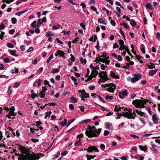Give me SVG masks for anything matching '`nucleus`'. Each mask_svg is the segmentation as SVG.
<instances>
[{"instance_id":"864d4df0","label":"nucleus","mask_w":160,"mask_h":160,"mask_svg":"<svg viewBox=\"0 0 160 160\" xmlns=\"http://www.w3.org/2000/svg\"><path fill=\"white\" fill-rule=\"evenodd\" d=\"M43 22H42V19H40L38 21V24L41 25Z\"/></svg>"},{"instance_id":"4d7b16f0","label":"nucleus","mask_w":160,"mask_h":160,"mask_svg":"<svg viewBox=\"0 0 160 160\" xmlns=\"http://www.w3.org/2000/svg\"><path fill=\"white\" fill-rule=\"evenodd\" d=\"M110 23L114 26H115L116 25L115 22L113 20H111L110 21Z\"/></svg>"},{"instance_id":"09e8293b","label":"nucleus","mask_w":160,"mask_h":160,"mask_svg":"<svg viewBox=\"0 0 160 160\" xmlns=\"http://www.w3.org/2000/svg\"><path fill=\"white\" fill-rule=\"evenodd\" d=\"M10 111L9 112V113H10L11 112H13L15 110V108L14 106L12 107L11 108L9 109Z\"/></svg>"},{"instance_id":"393cba45","label":"nucleus","mask_w":160,"mask_h":160,"mask_svg":"<svg viewBox=\"0 0 160 160\" xmlns=\"http://www.w3.org/2000/svg\"><path fill=\"white\" fill-rule=\"evenodd\" d=\"M39 93L41 95V96H40V97L41 98H44L45 97V91L43 90H42V91L40 92Z\"/></svg>"},{"instance_id":"473e14b6","label":"nucleus","mask_w":160,"mask_h":160,"mask_svg":"<svg viewBox=\"0 0 160 160\" xmlns=\"http://www.w3.org/2000/svg\"><path fill=\"white\" fill-rule=\"evenodd\" d=\"M59 70L58 68H55L52 70V71L51 72V73H55L58 72Z\"/></svg>"},{"instance_id":"a878e982","label":"nucleus","mask_w":160,"mask_h":160,"mask_svg":"<svg viewBox=\"0 0 160 160\" xmlns=\"http://www.w3.org/2000/svg\"><path fill=\"white\" fill-rule=\"evenodd\" d=\"M27 11V10H25L23 11H20L16 13V15L18 16H20L21 14H22L25 12H26Z\"/></svg>"},{"instance_id":"c9c22d12","label":"nucleus","mask_w":160,"mask_h":160,"mask_svg":"<svg viewBox=\"0 0 160 160\" xmlns=\"http://www.w3.org/2000/svg\"><path fill=\"white\" fill-rule=\"evenodd\" d=\"M52 114V112L51 111H49L48 112H47L46 113V115H45V117H44V118L45 119H46L47 118V117L48 116H49L50 114Z\"/></svg>"},{"instance_id":"b1692460","label":"nucleus","mask_w":160,"mask_h":160,"mask_svg":"<svg viewBox=\"0 0 160 160\" xmlns=\"http://www.w3.org/2000/svg\"><path fill=\"white\" fill-rule=\"evenodd\" d=\"M124 47H126L125 50L128 53V55L131 56V57H132V54L130 52L129 50L128 49V47L127 46H123Z\"/></svg>"},{"instance_id":"bb28decb","label":"nucleus","mask_w":160,"mask_h":160,"mask_svg":"<svg viewBox=\"0 0 160 160\" xmlns=\"http://www.w3.org/2000/svg\"><path fill=\"white\" fill-rule=\"evenodd\" d=\"M91 120L90 119H87L86 120H84L80 122V124H84L88 122H90Z\"/></svg>"},{"instance_id":"69168bd1","label":"nucleus","mask_w":160,"mask_h":160,"mask_svg":"<svg viewBox=\"0 0 160 160\" xmlns=\"http://www.w3.org/2000/svg\"><path fill=\"white\" fill-rule=\"evenodd\" d=\"M69 108L72 110H73L74 109L73 105L72 104H70L69 105Z\"/></svg>"},{"instance_id":"5fc2aeb1","label":"nucleus","mask_w":160,"mask_h":160,"mask_svg":"<svg viewBox=\"0 0 160 160\" xmlns=\"http://www.w3.org/2000/svg\"><path fill=\"white\" fill-rule=\"evenodd\" d=\"M88 79L85 80L86 82H87L88 81H90L92 78V77H91V75L88 76Z\"/></svg>"},{"instance_id":"1a4fd4ad","label":"nucleus","mask_w":160,"mask_h":160,"mask_svg":"<svg viewBox=\"0 0 160 160\" xmlns=\"http://www.w3.org/2000/svg\"><path fill=\"white\" fill-rule=\"evenodd\" d=\"M152 119L153 122L156 124H158L159 119L156 117L155 114H154L152 116Z\"/></svg>"},{"instance_id":"052dcab7","label":"nucleus","mask_w":160,"mask_h":160,"mask_svg":"<svg viewBox=\"0 0 160 160\" xmlns=\"http://www.w3.org/2000/svg\"><path fill=\"white\" fill-rule=\"evenodd\" d=\"M31 140L33 142H38L39 141V140L38 139H36L34 138H31Z\"/></svg>"},{"instance_id":"a19ab883","label":"nucleus","mask_w":160,"mask_h":160,"mask_svg":"<svg viewBox=\"0 0 160 160\" xmlns=\"http://www.w3.org/2000/svg\"><path fill=\"white\" fill-rule=\"evenodd\" d=\"M120 25H123L125 27V28L126 29H128L129 28V27L125 23L123 22L122 24L121 23H120Z\"/></svg>"},{"instance_id":"774afa93","label":"nucleus","mask_w":160,"mask_h":160,"mask_svg":"<svg viewBox=\"0 0 160 160\" xmlns=\"http://www.w3.org/2000/svg\"><path fill=\"white\" fill-rule=\"evenodd\" d=\"M56 40L57 41V42H58V43L61 44H63V42L61 41L58 38H57L56 39Z\"/></svg>"},{"instance_id":"dca6fc26","label":"nucleus","mask_w":160,"mask_h":160,"mask_svg":"<svg viewBox=\"0 0 160 160\" xmlns=\"http://www.w3.org/2000/svg\"><path fill=\"white\" fill-rule=\"evenodd\" d=\"M119 44L120 45V48L119 50H122L121 48L123 47H124L123 46H125L124 45V42L123 40L122 39H120L119 40Z\"/></svg>"},{"instance_id":"79ce46f5","label":"nucleus","mask_w":160,"mask_h":160,"mask_svg":"<svg viewBox=\"0 0 160 160\" xmlns=\"http://www.w3.org/2000/svg\"><path fill=\"white\" fill-rule=\"evenodd\" d=\"M105 81V80L100 78L99 79L98 83L100 84L102 82H104Z\"/></svg>"},{"instance_id":"13d9d810","label":"nucleus","mask_w":160,"mask_h":160,"mask_svg":"<svg viewBox=\"0 0 160 160\" xmlns=\"http://www.w3.org/2000/svg\"><path fill=\"white\" fill-rule=\"evenodd\" d=\"M4 62L5 63L9 62V59L7 58H5L3 60Z\"/></svg>"},{"instance_id":"603ef678","label":"nucleus","mask_w":160,"mask_h":160,"mask_svg":"<svg viewBox=\"0 0 160 160\" xmlns=\"http://www.w3.org/2000/svg\"><path fill=\"white\" fill-rule=\"evenodd\" d=\"M68 153L67 151H65L61 153V157H63V156L66 155Z\"/></svg>"},{"instance_id":"de8ad7c7","label":"nucleus","mask_w":160,"mask_h":160,"mask_svg":"<svg viewBox=\"0 0 160 160\" xmlns=\"http://www.w3.org/2000/svg\"><path fill=\"white\" fill-rule=\"evenodd\" d=\"M80 60L82 61V63H83L84 64H86L87 62V60L84 59L83 60L82 58H80Z\"/></svg>"},{"instance_id":"7c9ffc66","label":"nucleus","mask_w":160,"mask_h":160,"mask_svg":"<svg viewBox=\"0 0 160 160\" xmlns=\"http://www.w3.org/2000/svg\"><path fill=\"white\" fill-rule=\"evenodd\" d=\"M75 119L74 118H73L68 121V123L67 125V127H68L72 123V122Z\"/></svg>"},{"instance_id":"9d476101","label":"nucleus","mask_w":160,"mask_h":160,"mask_svg":"<svg viewBox=\"0 0 160 160\" xmlns=\"http://www.w3.org/2000/svg\"><path fill=\"white\" fill-rule=\"evenodd\" d=\"M158 71V69H156L154 70H151L149 71L148 74L150 76H152Z\"/></svg>"},{"instance_id":"6e6d98bb","label":"nucleus","mask_w":160,"mask_h":160,"mask_svg":"<svg viewBox=\"0 0 160 160\" xmlns=\"http://www.w3.org/2000/svg\"><path fill=\"white\" fill-rule=\"evenodd\" d=\"M70 56H71V61L73 62H74L75 61V57L72 54H71Z\"/></svg>"},{"instance_id":"c03bdc74","label":"nucleus","mask_w":160,"mask_h":160,"mask_svg":"<svg viewBox=\"0 0 160 160\" xmlns=\"http://www.w3.org/2000/svg\"><path fill=\"white\" fill-rule=\"evenodd\" d=\"M81 139H79L78 140V141L77 142H76L74 144V145L75 146H78V145L79 144H81Z\"/></svg>"},{"instance_id":"f257e3e1","label":"nucleus","mask_w":160,"mask_h":160,"mask_svg":"<svg viewBox=\"0 0 160 160\" xmlns=\"http://www.w3.org/2000/svg\"><path fill=\"white\" fill-rule=\"evenodd\" d=\"M20 147L19 149L21 151L22 154L21 155V157L23 160H35L36 159H38L40 158L39 155L41 157L44 156V155L41 153L38 154L37 155L35 153L31 154L29 152L30 150L28 149L25 147L21 145H19Z\"/></svg>"},{"instance_id":"bf43d9fd","label":"nucleus","mask_w":160,"mask_h":160,"mask_svg":"<svg viewBox=\"0 0 160 160\" xmlns=\"http://www.w3.org/2000/svg\"><path fill=\"white\" fill-rule=\"evenodd\" d=\"M110 76L112 78H114L115 76V74L114 72H110Z\"/></svg>"},{"instance_id":"f3484780","label":"nucleus","mask_w":160,"mask_h":160,"mask_svg":"<svg viewBox=\"0 0 160 160\" xmlns=\"http://www.w3.org/2000/svg\"><path fill=\"white\" fill-rule=\"evenodd\" d=\"M139 148L140 150L145 152L147 151L148 149L147 148L146 146L143 147L141 145L139 146Z\"/></svg>"},{"instance_id":"6e6552de","label":"nucleus","mask_w":160,"mask_h":160,"mask_svg":"<svg viewBox=\"0 0 160 160\" xmlns=\"http://www.w3.org/2000/svg\"><path fill=\"white\" fill-rule=\"evenodd\" d=\"M99 77H100L101 78L105 80L106 81H107L108 80V76L107 74V73H105L104 75H102L101 74H99Z\"/></svg>"},{"instance_id":"f704fd0d","label":"nucleus","mask_w":160,"mask_h":160,"mask_svg":"<svg viewBox=\"0 0 160 160\" xmlns=\"http://www.w3.org/2000/svg\"><path fill=\"white\" fill-rule=\"evenodd\" d=\"M17 20L15 18H11V21L12 24H15L17 22Z\"/></svg>"},{"instance_id":"5701e85b","label":"nucleus","mask_w":160,"mask_h":160,"mask_svg":"<svg viewBox=\"0 0 160 160\" xmlns=\"http://www.w3.org/2000/svg\"><path fill=\"white\" fill-rule=\"evenodd\" d=\"M122 108H120L119 105H116L114 108V111L115 112L121 111Z\"/></svg>"},{"instance_id":"f8f14e48","label":"nucleus","mask_w":160,"mask_h":160,"mask_svg":"<svg viewBox=\"0 0 160 160\" xmlns=\"http://www.w3.org/2000/svg\"><path fill=\"white\" fill-rule=\"evenodd\" d=\"M107 20H105V19L104 18H102L99 19L98 20V22L100 23H102L104 25H106L107 24Z\"/></svg>"},{"instance_id":"ea45409f","label":"nucleus","mask_w":160,"mask_h":160,"mask_svg":"<svg viewBox=\"0 0 160 160\" xmlns=\"http://www.w3.org/2000/svg\"><path fill=\"white\" fill-rule=\"evenodd\" d=\"M20 83L18 82H16L15 83L14 86H13V88H18L19 85Z\"/></svg>"},{"instance_id":"2eb2a0df","label":"nucleus","mask_w":160,"mask_h":160,"mask_svg":"<svg viewBox=\"0 0 160 160\" xmlns=\"http://www.w3.org/2000/svg\"><path fill=\"white\" fill-rule=\"evenodd\" d=\"M146 7L147 8H149L154 10V8L152 4L149 2H147L146 5Z\"/></svg>"},{"instance_id":"3c124183","label":"nucleus","mask_w":160,"mask_h":160,"mask_svg":"<svg viewBox=\"0 0 160 160\" xmlns=\"http://www.w3.org/2000/svg\"><path fill=\"white\" fill-rule=\"evenodd\" d=\"M100 147L102 150H104L105 148V145L102 144L100 145Z\"/></svg>"},{"instance_id":"39448f33","label":"nucleus","mask_w":160,"mask_h":160,"mask_svg":"<svg viewBox=\"0 0 160 160\" xmlns=\"http://www.w3.org/2000/svg\"><path fill=\"white\" fill-rule=\"evenodd\" d=\"M133 75L135 77L132 78L131 79V81L133 83L138 81L139 79L141 78L142 75L139 73L135 74Z\"/></svg>"},{"instance_id":"6ab92c4d","label":"nucleus","mask_w":160,"mask_h":160,"mask_svg":"<svg viewBox=\"0 0 160 160\" xmlns=\"http://www.w3.org/2000/svg\"><path fill=\"white\" fill-rule=\"evenodd\" d=\"M130 24L132 27H134L137 25V23L133 19H131L130 22Z\"/></svg>"},{"instance_id":"ddd939ff","label":"nucleus","mask_w":160,"mask_h":160,"mask_svg":"<svg viewBox=\"0 0 160 160\" xmlns=\"http://www.w3.org/2000/svg\"><path fill=\"white\" fill-rule=\"evenodd\" d=\"M135 112L138 115L141 117H145V114L144 112H142L141 111H139L138 110H136Z\"/></svg>"},{"instance_id":"c85d7f7f","label":"nucleus","mask_w":160,"mask_h":160,"mask_svg":"<svg viewBox=\"0 0 160 160\" xmlns=\"http://www.w3.org/2000/svg\"><path fill=\"white\" fill-rule=\"evenodd\" d=\"M37 21L35 20L31 24V26L33 28H36V25Z\"/></svg>"},{"instance_id":"338daca9","label":"nucleus","mask_w":160,"mask_h":160,"mask_svg":"<svg viewBox=\"0 0 160 160\" xmlns=\"http://www.w3.org/2000/svg\"><path fill=\"white\" fill-rule=\"evenodd\" d=\"M79 108L80 109V110L82 112H83L84 111V110L85 109V108L83 106H79Z\"/></svg>"},{"instance_id":"423d86ee","label":"nucleus","mask_w":160,"mask_h":160,"mask_svg":"<svg viewBox=\"0 0 160 160\" xmlns=\"http://www.w3.org/2000/svg\"><path fill=\"white\" fill-rule=\"evenodd\" d=\"M55 55L56 57H57L59 56L60 57H62L65 58V53L64 52L61 51V50H58L55 54Z\"/></svg>"},{"instance_id":"8fccbe9b","label":"nucleus","mask_w":160,"mask_h":160,"mask_svg":"<svg viewBox=\"0 0 160 160\" xmlns=\"http://www.w3.org/2000/svg\"><path fill=\"white\" fill-rule=\"evenodd\" d=\"M5 27V26L3 23H1L0 25V30H2L4 29Z\"/></svg>"},{"instance_id":"0eeeda50","label":"nucleus","mask_w":160,"mask_h":160,"mask_svg":"<svg viewBox=\"0 0 160 160\" xmlns=\"http://www.w3.org/2000/svg\"><path fill=\"white\" fill-rule=\"evenodd\" d=\"M119 96L120 98H122L123 97H124L127 96L128 93L126 90L122 91V92H118Z\"/></svg>"},{"instance_id":"a211bd4d","label":"nucleus","mask_w":160,"mask_h":160,"mask_svg":"<svg viewBox=\"0 0 160 160\" xmlns=\"http://www.w3.org/2000/svg\"><path fill=\"white\" fill-rule=\"evenodd\" d=\"M96 156V155H91L88 154L86 155V158H87V160H90L94 158Z\"/></svg>"},{"instance_id":"e433bc0d","label":"nucleus","mask_w":160,"mask_h":160,"mask_svg":"<svg viewBox=\"0 0 160 160\" xmlns=\"http://www.w3.org/2000/svg\"><path fill=\"white\" fill-rule=\"evenodd\" d=\"M112 125L111 124L107 122L105 124V128L106 129H109L110 126Z\"/></svg>"},{"instance_id":"680f3d73","label":"nucleus","mask_w":160,"mask_h":160,"mask_svg":"<svg viewBox=\"0 0 160 160\" xmlns=\"http://www.w3.org/2000/svg\"><path fill=\"white\" fill-rule=\"evenodd\" d=\"M15 30L14 29H13L12 30H11L9 31V33L10 34H12L15 32Z\"/></svg>"},{"instance_id":"4be33fe9","label":"nucleus","mask_w":160,"mask_h":160,"mask_svg":"<svg viewBox=\"0 0 160 160\" xmlns=\"http://www.w3.org/2000/svg\"><path fill=\"white\" fill-rule=\"evenodd\" d=\"M54 35V33L52 32H48L46 33V37H48L51 36H53Z\"/></svg>"},{"instance_id":"0e129e2a","label":"nucleus","mask_w":160,"mask_h":160,"mask_svg":"<svg viewBox=\"0 0 160 160\" xmlns=\"http://www.w3.org/2000/svg\"><path fill=\"white\" fill-rule=\"evenodd\" d=\"M87 73L85 76V77H86V78L88 77V76L89 75V70L88 68L87 69Z\"/></svg>"},{"instance_id":"58836bf2","label":"nucleus","mask_w":160,"mask_h":160,"mask_svg":"<svg viewBox=\"0 0 160 160\" xmlns=\"http://www.w3.org/2000/svg\"><path fill=\"white\" fill-rule=\"evenodd\" d=\"M7 46L8 48H12L14 47V46L10 42H9L7 43Z\"/></svg>"},{"instance_id":"4468645a","label":"nucleus","mask_w":160,"mask_h":160,"mask_svg":"<svg viewBox=\"0 0 160 160\" xmlns=\"http://www.w3.org/2000/svg\"><path fill=\"white\" fill-rule=\"evenodd\" d=\"M122 116H123L124 117L127 118L128 119H131V117L130 116H128V112H122L121 113ZM131 116H132V115L131 114Z\"/></svg>"},{"instance_id":"72a5a7b5","label":"nucleus","mask_w":160,"mask_h":160,"mask_svg":"<svg viewBox=\"0 0 160 160\" xmlns=\"http://www.w3.org/2000/svg\"><path fill=\"white\" fill-rule=\"evenodd\" d=\"M38 96L35 93H33L31 95V97L33 99L38 97Z\"/></svg>"},{"instance_id":"cd10ccee","label":"nucleus","mask_w":160,"mask_h":160,"mask_svg":"<svg viewBox=\"0 0 160 160\" xmlns=\"http://www.w3.org/2000/svg\"><path fill=\"white\" fill-rule=\"evenodd\" d=\"M36 124L35 125V124H33L34 125H36L39 128L41 126V124H42V123L40 121H37L35 122Z\"/></svg>"},{"instance_id":"4c0bfd02","label":"nucleus","mask_w":160,"mask_h":160,"mask_svg":"<svg viewBox=\"0 0 160 160\" xmlns=\"http://www.w3.org/2000/svg\"><path fill=\"white\" fill-rule=\"evenodd\" d=\"M126 66H123L122 67L123 68L125 69H128V68L130 66V63H126Z\"/></svg>"},{"instance_id":"20e7f679","label":"nucleus","mask_w":160,"mask_h":160,"mask_svg":"<svg viewBox=\"0 0 160 160\" xmlns=\"http://www.w3.org/2000/svg\"><path fill=\"white\" fill-rule=\"evenodd\" d=\"M116 85L113 83H110L109 84H106L105 85V87H109L106 89V90L110 92H114V91L116 89Z\"/></svg>"},{"instance_id":"9b49d317","label":"nucleus","mask_w":160,"mask_h":160,"mask_svg":"<svg viewBox=\"0 0 160 160\" xmlns=\"http://www.w3.org/2000/svg\"><path fill=\"white\" fill-rule=\"evenodd\" d=\"M95 148V146H91L88 147L87 149H84L85 150H87L88 152H93L94 151V148Z\"/></svg>"},{"instance_id":"a18cd8bd","label":"nucleus","mask_w":160,"mask_h":160,"mask_svg":"<svg viewBox=\"0 0 160 160\" xmlns=\"http://www.w3.org/2000/svg\"><path fill=\"white\" fill-rule=\"evenodd\" d=\"M105 98L107 99H110V100H112L113 98V97L112 96H109L108 95H106L105 97Z\"/></svg>"},{"instance_id":"37998d69","label":"nucleus","mask_w":160,"mask_h":160,"mask_svg":"<svg viewBox=\"0 0 160 160\" xmlns=\"http://www.w3.org/2000/svg\"><path fill=\"white\" fill-rule=\"evenodd\" d=\"M42 82V80L40 79H38V86L40 87V85H41V83Z\"/></svg>"},{"instance_id":"7ed1b4c3","label":"nucleus","mask_w":160,"mask_h":160,"mask_svg":"<svg viewBox=\"0 0 160 160\" xmlns=\"http://www.w3.org/2000/svg\"><path fill=\"white\" fill-rule=\"evenodd\" d=\"M132 104L137 108H144L146 102H144V101L141 100L136 99L132 101Z\"/></svg>"},{"instance_id":"2f4dec72","label":"nucleus","mask_w":160,"mask_h":160,"mask_svg":"<svg viewBox=\"0 0 160 160\" xmlns=\"http://www.w3.org/2000/svg\"><path fill=\"white\" fill-rule=\"evenodd\" d=\"M12 87L10 86H9V88H8V95H10L12 93Z\"/></svg>"},{"instance_id":"412c9836","label":"nucleus","mask_w":160,"mask_h":160,"mask_svg":"<svg viewBox=\"0 0 160 160\" xmlns=\"http://www.w3.org/2000/svg\"><path fill=\"white\" fill-rule=\"evenodd\" d=\"M70 100L71 101L72 103H76L77 102V100L76 98L73 96H72L70 98Z\"/></svg>"},{"instance_id":"aec40b11","label":"nucleus","mask_w":160,"mask_h":160,"mask_svg":"<svg viewBox=\"0 0 160 160\" xmlns=\"http://www.w3.org/2000/svg\"><path fill=\"white\" fill-rule=\"evenodd\" d=\"M132 110L131 109H128V112H127L128 113V116H131V114L132 115V116H130L131 117V119H135V117L132 116Z\"/></svg>"},{"instance_id":"e2e57ef3","label":"nucleus","mask_w":160,"mask_h":160,"mask_svg":"<svg viewBox=\"0 0 160 160\" xmlns=\"http://www.w3.org/2000/svg\"><path fill=\"white\" fill-rule=\"evenodd\" d=\"M107 67V66H105L104 64H102L101 65V68L102 69L104 70Z\"/></svg>"},{"instance_id":"49530a36","label":"nucleus","mask_w":160,"mask_h":160,"mask_svg":"<svg viewBox=\"0 0 160 160\" xmlns=\"http://www.w3.org/2000/svg\"><path fill=\"white\" fill-rule=\"evenodd\" d=\"M136 58L137 59H138V60L139 61H140V60L141 59V58H143L141 56H140L138 55H136Z\"/></svg>"},{"instance_id":"f03ea898","label":"nucleus","mask_w":160,"mask_h":160,"mask_svg":"<svg viewBox=\"0 0 160 160\" xmlns=\"http://www.w3.org/2000/svg\"><path fill=\"white\" fill-rule=\"evenodd\" d=\"M101 131V128H98V130L96 129H95L93 130L88 131L87 130L86 131L85 134L86 136L89 138L97 137L100 135Z\"/></svg>"},{"instance_id":"c756f323","label":"nucleus","mask_w":160,"mask_h":160,"mask_svg":"<svg viewBox=\"0 0 160 160\" xmlns=\"http://www.w3.org/2000/svg\"><path fill=\"white\" fill-rule=\"evenodd\" d=\"M53 58V54H52L48 58L47 60V65L48 64V63L49 62L50 60L52 59Z\"/></svg>"}]
</instances>
